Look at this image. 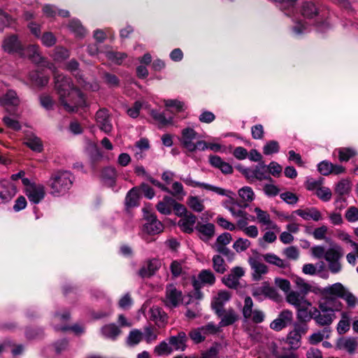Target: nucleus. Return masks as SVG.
<instances>
[{
  "label": "nucleus",
  "mask_w": 358,
  "mask_h": 358,
  "mask_svg": "<svg viewBox=\"0 0 358 358\" xmlns=\"http://www.w3.org/2000/svg\"><path fill=\"white\" fill-rule=\"evenodd\" d=\"M52 69L55 77V88L59 95L60 103L69 112H74L78 108L85 106L83 94L75 87L70 78L55 71L52 64L48 66Z\"/></svg>",
  "instance_id": "nucleus-1"
},
{
  "label": "nucleus",
  "mask_w": 358,
  "mask_h": 358,
  "mask_svg": "<svg viewBox=\"0 0 358 358\" xmlns=\"http://www.w3.org/2000/svg\"><path fill=\"white\" fill-rule=\"evenodd\" d=\"M343 304L338 299H331L320 302L318 308L312 307L310 317L318 326L329 327L336 318V312L341 311Z\"/></svg>",
  "instance_id": "nucleus-2"
},
{
  "label": "nucleus",
  "mask_w": 358,
  "mask_h": 358,
  "mask_svg": "<svg viewBox=\"0 0 358 358\" xmlns=\"http://www.w3.org/2000/svg\"><path fill=\"white\" fill-rule=\"evenodd\" d=\"M285 299L288 303L296 309V317L299 322H307L312 320V303L306 296H301L299 292L292 291L287 294Z\"/></svg>",
  "instance_id": "nucleus-3"
},
{
  "label": "nucleus",
  "mask_w": 358,
  "mask_h": 358,
  "mask_svg": "<svg viewBox=\"0 0 358 358\" xmlns=\"http://www.w3.org/2000/svg\"><path fill=\"white\" fill-rule=\"evenodd\" d=\"M72 185L71 174L69 171H58L52 174L48 186L50 193L59 196L66 192Z\"/></svg>",
  "instance_id": "nucleus-4"
},
{
  "label": "nucleus",
  "mask_w": 358,
  "mask_h": 358,
  "mask_svg": "<svg viewBox=\"0 0 358 358\" xmlns=\"http://www.w3.org/2000/svg\"><path fill=\"white\" fill-rule=\"evenodd\" d=\"M199 134L192 128L187 127L182 130L180 141L182 145L189 152L197 150H205V141L198 140Z\"/></svg>",
  "instance_id": "nucleus-5"
},
{
  "label": "nucleus",
  "mask_w": 358,
  "mask_h": 358,
  "mask_svg": "<svg viewBox=\"0 0 358 358\" xmlns=\"http://www.w3.org/2000/svg\"><path fill=\"white\" fill-rule=\"evenodd\" d=\"M22 184L25 186V193L30 202L38 203L44 199L45 191L43 185L31 182L28 178H22Z\"/></svg>",
  "instance_id": "nucleus-6"
},
{
  "label": "nucleus",
  "mask_w": 358,
  "mask_h": 358,
  "mask_svg": "<svg viewBox=\"0 0 358 358\" xmlns=\"http://www.w3.org/2000/svg\"><path fill=\"white\" fill-rule=\"evenodd\" d=\"M294 215L301 217L303 220L306 221L312 220L317 222L322 219V213L315 207L297 209L293 211L292 215L287 216L286 220H293Z\"/></svg>",
  "instance_id": "nucleus-7"
},
{
  "label": "nucleus",
  "mask_w": 358,
  "mask_h": 358,
  "mask_svg": "<svg viewBox=\"0 0 358 358\" xmlns=\"http://www.w3.org/2000/svg\"><path fill=\"white\" fill-rule=\"evenodd\" d=\"M69 314L65 312L62 315L56 314L52 319V324L55 330L59 331H66L71 329L76 334H80L83 331L82 327L79 325H74L73 327H69L66 325V322L69 320Z\"/></svg>",
  "instance_id": "nucleus-8"
},
{
  "label": "nucleus",
  "mask_w": 358,
  "mask_h": 358,
  "mask_svg": "<svg viewBox=\"0 0 358 358\" xmlns=\"http://www.w3.org/2000/svg\"><path fill=\"white\" fill-rule=\"evenodd\" d=\"M182 292L180 290L177 289L172 284L166 286V296L164 301L166 306L170 308L177 307L182 302Z\"/></svg>",
  "instance_id": "nucleus-9"
},
{
  "label": "nucleus",
  "mask_w": 358,
  "mask_h": 358,
  "mask_svg": "<svg viewBox=\"0 0 358 358\" xmlns=\"http://www.w3.org/2000/svg\"><path fill=\"white\" fill-rule=\"evenodd\" d=\"M96 122L98 127L104 133L109 134L113 130V124L108 111L102 108L96 113Z\"/></svg>",
  "instance_id": "nucleus-10"
},
{
  "label": "nucleus",
  "mask_w": 358,
  "mask_h": 358,
  "mask_svg": "<svg viewBox=\"0 0 358 358\" xmlns=\"http://www.w3.org/2000/svg\"><path fill=\"white\" fill-rule=\"evenodd\" d=\"M293 320V313L289 310H282L278 317L270 324L271 329L275 331H280L289 325Z\"/></svg>",
  "instance_id": "nucleus-11"
},
{
  "label": "nucleus",
  "mask_w": 358,
  "mask_h": 358,
  "mask_svg": "<svg viewBox=\"0 0 358 358\" xmlns=\"http://www.w3.org/2000/svg\"><path fill=\"white\" fill-rule=\"evenodd\" d=\"M2 48L4 52L9 54L19 53L22 55V45L15 35L6 37L2 42Z\"/></svg>",
  "instance_id": "nucleus-12"
},
{
  "label": "nucleus",
  "mask_w": 358,
  "mask_h": 358,
  "mask_svg": "<svg viewBox=\"0 0 358 358\" xmlns=\"http://www.w3.org/2000/svg\"><path fill=\"white\" fill-rule=\"evenodd\" d=\"M146 222L144 224L143 230L150 234H157L163 231L164 227L156 216L152 213L145 214Z\"/></svg>",
  "instance_id": "nucleus-13"
},
{
  "label": "nucleus",
  "mask_w": 358,
  "mask_h": 358,
  "mask_svg": "<svg viewBox=\"0 0 358 358\" xmlns=\"http://www.w3.org/2000/svg\"><path fill=\"white\" fill-rule=\"evenodd\" d=\"M252 294L254 297L259 300L268 297L270 299H275L278 294L275 289L271 287L268 283L264 282L261 286L254 287L252 289Z\"/></svg>",
  "instance_id": "nucleus-14"
},
{
  "label": "nucleus",
  "mask_w": 358,
  "mask_h": 358,
  "mask_svg": "<svg viewBox=\"0 0 358 358\" xmlns=\"http://www.w3.org/2000/svg\"><path fill=\"white\" fill-rule=\"evenodd\" d=\"M79 64L75 60L72 59L66 64V69L71 72H76L74 75L77 78L78 83L86 90H91L92 91H96L99 90V87L96 83L93 84H90L87 83L84 79L82 78L81 76L79 75V72L78 71Z\"/></svg>",
  "instance_id": "nucleus-15"
},
{
  "label": "nucleus",
  "mask_w": 358,
  "mask_h": 358,
  "mask_svg": "<svg viewBox=\"0 0 358 358\" xmlns=\"http://www.w3.org/2000/svg\"><path fill=\"white\" fill-rule=\"evenodd\" d=\"M20 104V99L16 92L12 90L7 91L0 98V105L6 108L8 112H11L13 108H15Z\"/></svg>",
  "instance_id": "nucleus-16"
},
{
  "label": "nucleus",
  "mask_w": 358,
  "mask_h": 358,
  "mask_svg": "<svg viewBox=\"0 0 358 358\" xmlns=\"http://www.w3.org/2000/svg\"><path fill=\"white\" fill-rule=\"evenodd\" d=\"M17 193L15 186L7 180L0 181V201L2 203L8 202Z\"/></svg>",
  "instance_id": "nucleus-17"
},
{
  "label": "nucleus",
  "mask_w": 358,
  "mask_h": 358,
  "mask_svg": "<svg viewBox=\"0 0 358 358\" xmlns=\"http://www.w3.org/2000/svg\"><path fill=\"white\" fill-rule=\"evenodd\" d=\"M245 274L242 267L236 266L231 269L230 273L224 278V283L230 288H236L239 285V280Z\"/></svg>",
  "instance_id": "nucleus-18"
},
{
  "label": "nucleus",
  "mask_w": 358,
  "mask_h": 358,
  "mask_svg": "<svg viewBox=\"0 0 358 358\" xmlns=\"http://www.w3.org/2000/svg\"><path fill=\"white\" fill-rule=\"evenodd\" d=\"M254 212L256 214L257 222L264 226H266L267 228L279 231V227L278 225L271 220V215L265 210H263L259 207L254 208Z\"/></svg>",
  "instance_id": "nucleus-19"
},
{
  "label": "nucleus",
  "mask_w": 358,
  "mask_h": 358,
  "mask_svg": "<svg viewBox=\"0 0 358 358\" xmlns=\"http://www.w3.org/2000/svg\"><path fill=\"white\" fill-rule=\"evenodd\" d=\"M199 237L203 241H208L215 235V225L212 223L198 222L195 227Z\"/></svg>",
  "instance_id": "nucleus-20"
},
{
  "label": "nucleus",
  "mask_w": 358,
  "mask_h": 358,
  "mask_svg": "<svg viewBox=\"0 0 358 358\" xmlns=\"http://www.w3.org/2000/svg\"><path fill=\"white\" fill-rule=\"evenodd\" d=\"M248 262L253 271L252 276L255 280H259L261 279V276L268 272L266 265L262 263L258 257H250Z\"/></svg>",
  "instance_id": "nucleus-21"
},
{
  "label": "nucleus",
  "mask_w": 358,
  "mask_h": 358,
  "mask_svg": "<svg viewBox=\"0 0 358 358\" xmlns=\"http://www.w3.org/2000/svg\"><path fill=\"white\" fill-rule=\"evenodd\" d=\"M231 295L227 291H220L213 298L212 307L218 316H221L223 306L230 299Z\"/></svg>",
  "instance_id": "nucleus-22"
},
{
  "label": "nucleus",
  "mask_w": 358,
  "mask_h": 358,
  "mask_svg": "<svg viewBox=\"0 0 358 358\" xmlns=\"http://www.w3.org/2000/svg\"><path fill=\"white\" fill-rule=\"evenodd\" d=\"M196 217L192 213H187L178 222V226L180 229L188 234L192 233L195 228Z\"/></svg>",
  "instance_id": "nucleus-23"
},
{
  "label": "nucleus",
  "mask_w": 358,
  "mask_h": 358,
  "mask_svg": "<svg viewBox=\"0 0 358 358\" xmlns=\"http://www.w3.org/2000/svg\"><path fill=\"white\" fill-rule=\"evenodd\" d=\"M150 319L155 322L159 327H162L166 323V314L158 306H153L150 309Z\"/></svg>",
  "instance_id": "nucleus-24"
},
{
  "label": "nucleus",
  "mask_w": 358,
  "mask_h": 358,
  "mask_svg": "<svg viewBox=\"0 0 358 358\" xmlns=\"http://www.w3.org/2000/svg\"><path fill=\"white\" fill-rule=\"evenodd\" d=\"M348 289L341 282H336L325 287L326 298L338 297L342 299Z\"/></svg>",
  "instance_id": "nucleus-25"
},
{
  "label": "nucleus",
  "mask_w": 358,
  "mask_h": 358,
  "mask_svg": "<svg viewBox=\"0 0 358 358\" xmlns=\"http://www.w3.org/2000/svg\"><path fill=\"white\" fill-rule=\"evenodd\" d=\"M186 341L187 336L183 331H180L176 336H171L169 338V344L176 350H185Z\"/></svg>",
  "instance_id": "nucleus-26"
},
{
  "label": "nucleus",
  "mask_w": 358,
  "mask_h": 358,
  "mask_svg": "<svg viewBox=\"0 0 358 358\" xmlns=\"http://www.w3.org/2000/svg\"><path fill=\"white\" fill-rule=\"evenodd\" d=\"M351 315L349 312L342 311L341 313V320L337 324L336 330L338 334L347 333L350 328Z\"/></svg>",
  "instance_id": "nucleus-27"
},
{
  "label": "nucleus",
  "mask_w": 358,
  "mask_h": 358,
  "mask_svg": "<svg viewBox=\"0 0 358 358\" xmlns=\"http://www.w3.org/2000/svg\"><path fill=\"white\" fill-rule=\"evenodd\" d=\"M343 256V248L337 244H332L330 248L326 250L324 259L327 262H329L335 260H340Z\"/></svg>",
  "instance_id": "nucleus-28"
},
{
  "label": "nucleus",
  "mask_w": 358,
  "mask_h": 358,
  "mask_svg": "<svg viewBox=\"0 0 358 358\" xmlns=\"http://www.w3.org/2000/svg\"><path fill=\"white\" fill-rule=\"evenodd\" d=\"M21 56L28 57L32 62L35 63H41L43 61V57L39 51V46L38 45H29L24 50L22 51Z\"/></svg>",
  "instance_id": "nucleus-29"
},
{
  "label": "nucleus",
  "mask_w": 358,
  "mask_h": 358,
  "mask_svg": "<svg viewBox=\"0 0 358 358\" xmlns=\"http://www.w3.org/2000/svg\"><path fill=\"white\" fill-rule=\"evenodd\" d=\"M175 199L169 196H165L162 201H159L157 205V210L164 215L171 214L173 206L175 204Z\"/></svg>",
  "instance_id": "nucleus-30"
},
{
  "label": "nucleus",
  "mask_w": 358,
  "mask_h": 358,
  "mask_svg": "<svg viewBox=\"0 0 358 358\" xmlns=\"http://www.w3.org/2000/svg\"><path fill=\"white\" fill-rule=\"evenodd\" d=\"M221 321L220 322V327H226L234 324L238 320V315L235 311L232 309L223 311L222 310Z\"/></svg>",
  "instance_id": "nucleus-31"
},
{
  "label": "nucleus",
  "mask_w": 358,
  "mask_h": 358,
  "mask_svg": "<svg viewBox=\"0 0 358 358\" xmlns=\"http://www.w3.org/2000/svg\"><path fill=\"white\" fill-rule=\"evenodd\" d=\"M331 329L324 327L320 331L312 334L308 338L309 343L315 345L320 343L324 338H329L331 334Z\"/></svg>",
  "instance_id": "nucleus-32"
},
{
  "label": "nucleus",
  "mask_w": 358,
  "mask_h": 358,
  "mask_svg": "<svg viewBox=\"0 0 358 358\" xmlns=\"http://www.w3.org/2000/svg\"><path fill=\"white\" fill-rule=\"evenodd\" d=\"M337 345L340 349L353 353L357 348L358 342L354 338H346L339 340Z\"/></svg>",
  "instance_id": "nucleus-33"
},
{
  "label": "nucleus",
  "mask_w": 358,
  "mask_h": 358,
  "mask_svg": "<svg viewBox=\"0 0 358 358\" xmlns=\"http://www.w3.org/2000/svg\"><path fill=\"white\" fill-rule=\"evenodd\" d=\"M161 266V263L158 259H154L149 261L147 264L148 273L145 271V269H140L138 274L142 278H147L152 275L156 271L159 269Z\"/></svg>",
  "instance_id": "nucleus-34"
},
{
  "label": "nucleus",
  "mask_w": 358,
  "mask_h": 358,
  "mask_svg": "<svg viewBox=\"0 0 358 358\" xmlns=\"http://www.w3.org/2000/svg\"><path fill=\"white\" fill-rule=\"evenodd\" d=\"M24 143L33 151L41 152L43 150V144L41 139L34 135L27 136Z\"/></svg>",
  "instance_id": "nucleus-35"
},
{
  "label": "nucleus",
  "mask_w": 358,
  "mask_h": 358,
  "mask_svg": "<svg viewBox=\"0 0 358 358\" xmlns=\"http://www.w3.org/2000/svg\"><path fill=\"white\" fill-rule=\"evenodd\" d=\"M238 196L241 199V203L252 202L255 199V193L250 187L245 186L238 190Z\"/></svg>",
  "instance_id": "nucleus-36"
},
{
  "label": "nucleus",
  "mask_w": 358,
  "mask_h": 358,
  "mask_svg": "<svg viewBox=\"0 0 358 358\" xmlns=\"http://www.w3.org/2000/svg\"><path fill=\"white\" fill-rule=\"evenodd\" d=\"M101 334L104 337L114 340L120 334V330L115 324H110L101 328Z\"/></svg>",
  "instance_id": "nucleus-37"
},
{
  "label": "nucleus",
  "mask_w": 358,
  "mask_h": 358,
  "mask_svg": "<svg viewBox=\"0 0 358 358\" xmlns=\"http://www.w3.org/2000/svg\"><path fill=\"white\" fill-rule=\"evenodd\" d=\"M263 258L268 264L275 265L281 268H285L287 266V264L283 259L273 253L264 254Z\"/></svg>",
  "instance_id": "nucleus-38"
},
{
  "label": "nucleus",
  "mask_w": 358,
  "mask_h": 358,
  "mask_svg": "<svg viewBox=\"0 0 358 358\" xmlns=\"http://www.w3.org/2000/svg\"><path fill=\"white\" fill-rule=\"evenodd\" d=\"M150 115L153 119L159 124V127H165L173 124V118H166L164 113H159L155 110L150 111Z\"/></svg>",
  "instance_id": "nucleus-39"
},
{
  "label": "nucleus",
  "mask_w": 358,
  "mask_h": 358,
  "mask_svg": "<svg viewBox=\"0 0 358 358\" xmlns=\"http://www.w3.org/2000/svg\"><path fill=\"white\" fill-rule=\"evenodd\" d=\"M172 352L173 348L165 341H162L154 348V353L157 356L169 355Z\"/></svg>",
  "instance_id": "nucleus-40"
},
{
  "label": "nucleus",
  "mask_w": 358,
  "mask_h": 358,
  "mask_svg": "<svg viewBox=\"0 0 358 358\" xmlns=\"http://www.w3.org/2000/svg\"><path fill=\"white\" fill-rule=\"evenodd\" d=\"M138 189L134 187L130 189L126 196L125 203L129 207H134L138 204Z\"/></svg>",
  "instance_id": "nucleus-41"
},
{
  "label": "nucleus",
  "mask_w": 358,
  "mask_h": 358,
  "mask_svg": "<svg viewBox=\"0 0 358 358\" xmlns=\"http://www.w3.org/2000/svg\"><path fill=\"white\" fill-rule=\"evenodd\" d=\"M232 194H230V197H229V200L225 201L224 206L225 208L231 213L232 216L234 215L237 209L239 208H246L248 207L247 203H241L236 201L232 196Z\"/></svg>",
  "instance_id": "nucleus-42"
},
{
  "label": "nucleus",
  "mask_w": 358,
  "mask_h": 358,
  "mask_svg": "<svg viewBox=\"0 0 358 358\" xmlns=\"http://www.w3.org/2000/svg\"><path fill=\"white\" fill-rule=\"evenodd\" d=\"M255 178L258 180H271L270 175L267 173L266 166L264 164H259L254 167Z\"/></svg>",
  "instance_id": "nucleus-43"
},
{
  "label": "nucleus",
  "mask_w": 358,
  "mask_h": 358,
  "mask_svg": "<svg viewBox=\"0 0 358 358\" xmlns=\"http://www.w3.org/2000/svg\"><path fill=\"white\" fill-rule=\"evenodd\" d=\"M302 15L308 18H312L317 14V9L312 2H305L301 8Z\"/></svg>",
  "instance_id": "nucleus-44"
},
{
  "label": "nucleus",
  "mask_w": 358,
  "mask_h": 358,
  "mask_svg": "<svg viewBox=\"0 0 358 358\" xmlns=\"http://www.w3.org/2000/svg\"><path fill=\"white\" fill-rule=\"evenodd\" d=\"M69 28L76 36L82 37L86 33L85 29L83 27L80 22L77 20H71L69 24Z\"/></svg>",
  "instance_id": "nucleus-45"
},
{
  "label": "nucleus",
  "mask_w": 358,
  "mask_h": 358,
  "mask_svg": "<svg viewBox=\"0 0 358 358\" xmlns=\"http://www.w3.org/2000/svg\"><path fill=\"white\" fill-rule=\"evenodd\" d=\"M251 245V242L243 238H238L233 244V248L236 252L240 253L247 250Z\"/></svg>",
  "instance_id": "nucleus-46"
},
{
  "label": "nucleus",
  "mask_w": 358,
  "mask_h": 358,
  "mask_svg": "<svg viewBox=\"0 0 358 358\" xmlns=\"http://www.w3.org/2000/svg\"><path fill=\"white\" fill-rule=\"evenodd\" d=\"M335 152H338L340 162H348L351 157L356 155L355 150L349 148H341L337 149Z\"/></svg>",
  "instance_id": "nucleus-47"
},
{
  "label": "nucleus",
  "mask_w": 358,
  "mask_h": 358,
  "mask_svg": "<svg viewBox=\"0 0 358 358\" xmlns=\"http://www.w3.org/2000/svg\"><path fill=\"white\" fill-rule=\"evenodd\" d=\"M213 266L214 270L220 273H224L227 270V265L224 259L219 255L213 258Z\"/></svg>",
  "instance_id": "nucleus-48"
},
{
  "label": "nucleus",
  "mask_w": 358,
  "mask_h": 358,
  "mask_svg": "<svg viewBox=\"0 0 358 358\" xmlns=\"http://www.w3.org/2000/svg\"><path fill=\"white\" fill-rule=\"evenodd\" d=\"M187 204L190 208L196 212H201L204 209L203 201L197 196H189L187 199Z\"/></svg>",
  "instance_id": "nucleus-49"
},
{
  "label": "nucleus",
  "mask_w": 358,
  "mask_h": 358,
  "mask_svg": "<svg viewBox=\"0 0 358 358\" xmlns=\"http://www.w3.org/2000/svg\"><path fill=\"white\" fill-rule=\"evenodd\" d=\"M350 190V182L347 179H342L336 185L335 192L339 195H345Z\"/></svg>",
  "instance_id": "nucleus-50"
},
{
  "label": "nucleus",
  "mask_w": 358,
  "mask_h": 358,
  "mask_svg": "<svg viewBox=\"0 0 358 358\" xmlns=\"http://www.w3.org/2000/svg\"><path fill=\"white\" fill-rule=\"evenodd\" d=\"M296 287L300 290L301 296H306L308 294L310 283H308L303 278L296 276L294 279Z\"/></svg>",
  "instance_id": "nucleus-51"
},
{
  "label": "nucleus",
  "mask_w": 358,
  "mask_h": 358,
  "mask_svg": "<svg viewBox=\"0 0 358 358\" xmlns=\"http://www.w3.org/2000/svg\"><path fill=\"white\" fill-rule=\"evenodd\" d=\"M172 190L169 189L170 194H171L173 196L176 197L178 199H182L183 197L186 195V192L183 189V186L182 183L179 182H174L172 184Z\"/></svg>",
  "instance_id": "nucleus-52"
},
{
  "label": "nucleus",
  "mask_w": 358,
  "mask_h": 358,
  "mask_svg": "<svg viewBox=\"0 0 358 358\" xmlns=\"http://www.w3.org/2000/svg\"><path fill=\"white\" fill-rule=\"evenodd\" d=\"M30 79L34 85L38 87H43L46 85L49 80L47 76H44L38 72L32 73L30 75Z\"/></svg>",
  "instance_id": "nucleus-53"
},
{
  "label": "nucleus",
  "mask_w": 358,
  "mask_h": 358,
  "mask_svg": "<svg viewBox=\"0 0 358 358\" xmlns=\"http://www.w3.org/2000/svg\"><path fill=\"white\" fill-rule=\"evenodd\" d=\"M143 338V332L138 329H134L130 331L127 338V342L129 345H134L139 343Z\"/></svg>",
  "instance_id": "nucleus-54"
},
{
  "label": "nucleus",
  "mask_w": 358,
  "mask_h": 358,
  "mask_svg": "<svg viewBox=\"0 0 358 358\" xmlns=\"http://www.w3.org/2000/svg\"><path fill=\"white\" fill-rule=\"evenodd\" d=\"M253 307V301L250 296H247L244 300V306L243 308V317L248 320L252 317V313L254 311L252 309Z\"/></svg>",
  "instance_id": "nucleus-55"
},
{
  "label": "nucleus",
  "mask_w": 358,
  "mask_h": 358,
  "mask_svg": "<svg viewBox=\"0 0 358 358\" xmlns=\"http://www.w3.org/2000/svg\"><path fill=\"white\" fill-rule=\"evenodd\" d=\"M280 146L276 141H268L263 148V152L266 155L278 152Z\"/></svg>",
  "instance_id": "nucleus-56"
},
{
  "label": "nucleus",
  "mask_w": 358,
  "mask_h": 358,
  "mask_svg": "<svg viewBox=\"0 0 358 358\" xmlns=\"http://www.w3.org/2000/svg\"><path fill=\"white\" fill-rule=\"evenodd\" d=\"M198 279L201 281V283L208 285H213L215 280L213 273L208 270L202 271L199 273Z\"/></svg>",
  "instance_id": "nucleus-57"
},
{
  "label": "nucleus",
  "mask_w": 358,
  "mask_h": 358,
  "mask_svg": "<svg viewBox=\"0 0 358 358\" xmlns=\"http://www.w3.org/2000/svg\"><path fill=\"white\" fill-rule=\"evenodd\" d=\"M317 196L323 201H329L331 199L332 193L329 187L321 186L315 192Z\"/></svg>",
  "instance_id": "nucleus-58"
},
{
  "label": "nucleus",
  "mask_w": 358,
  "mask_h": 358,
  "mask_svg": "<svg viewBox=\"0 0 358 358\" xmlns=\"http://www.w3.org/2000/svg\"><path fill=\"white\" fill-rule=\"evenodd\" d=\"M143 108H147V104L140 101H137L131 108L127 110V114L131 117L136 118L138 116L139 111Z\"/></svg>",
  "instance_id": "nucleus-59"
},
{
  "label": "nucleus",
  "mask_w": 358,
  "mask_h": 358,
  "mask_svg": "<svg viewBox=\"0 0 358 358\" xmlns=\"http://www.w3.org/2000/svg\"><path fill=\"white\" fill-rule=\"evenodd\" d=\"M274 282H275V286L278 287V288H280L285 293H286V295L289 292H292L290 290L291 284L288 280L281 278H275L274 280Z\"/></svg>",
  "instance_id": "nucleus-60"
},
{
  "label": "nucleus",
  "mask_w": 358,
  "mask_h": 358,
  "mask_svg": "<svg viewBox=\"0 0 358 358\" xmlns=\"http://www.w3.org/2000/svg\"><path fill=\"white\" fill-rule=\"evenodd\" d=\"M143 336L147 343H152L157 339V334L151 327H147L144 329Z\"/></svg>",
  "instance_id": "nucleus-61"
},
{
  "label": "nucleus",
  "mask_w": 358,
  "mask_h": 358,
  "mask_svg": "<svg viewBox=\"0 0 358 358\" xmlns=\"http://www.w3.org/2000/svg\"><path fill=\"white\" fill-rule=\"evenodd\" d=\"M106 57L113 63L120 64L127 55L124 53L110 51L106 52Z\"/></svg>",
  "instance_id": "nucleus-62"
},
{
  "label": "nucleus",
  "mask_w": 358,
  "mask_h": 358,
  "mask_svg": "<svg viewBox=\"0 0 358 358\" xmlns=\"http://www.w3.org/2000/svg\"><path fill=\"white\" fill-rule=\"evenodd\" d=\"M332 167L331 162L324 160L318 164L317 170L323 176H328L332 173Z\"/></svg>",
  "instance_id": "nucleus-63"
},
{
  "label": "nucleus",
  "mask_w": 358,
  "mask_h": 358,
  "mask_svg": "<svg viewBox=\"0 0 358 358\" xmlns=\"http://www.w3.org/2000/svg\"><path fill=\"white\" fill-rule=\"evenodd\" d=\"M345 217L350 222L358 221V208L355 206H350L345 212Z\"/></svg>",
  "instance_id": "nucleus-64"
}]
</instances>
